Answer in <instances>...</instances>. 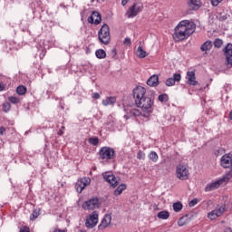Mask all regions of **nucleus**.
I'll return each mask as SVG.
<instances>
[{"label":"nucleus","mask_w":232,"mask_h":232,"mask_svg":"<svg viewBox=\"0 0 232 232\" xmlns=\"http://www.w3.org/2000/svg\"><path fill=\"white\" fill-rule=\"evenodd\" d=\"M195 23L190 22L189 20H183L179 22L175 28L173 34L174 41L179 43L180 41H184V39H188L189 35L195 33Z\"/></svg>","instance_id":"f03ea898"},{"label":"nucleus","mask_w":232,"mask_h":232,"mask_svg":"<svg viewBox=\"0 0 232 232\" xmlns=\"http://www.w3.org/2000/svg\"><path fill=\"white\" fill-rule=\"evenodd\" d=\"M222 44H224V42L220 39H216L214 41V46L215 48H221L222 47Z\"/></svg>","instance_id":"f704fd0d"},{"label":"nucleus","mask_w":232,"mask_h":232,"mask_svg":"<svg viewBox=\"0 0 232 232\" xmlns=\"http://www.w3.org/2000/svg\"><path fill=\"white\" fill-rule=\"evenodd\" d=\"M148 86H159V76L152 75L147 81Z\"/></svg>","instance_id":"aec40b11"},{"label":"nucleus","mask_w":232,"mask_h":232,"mask_svg":"<svg viewBox=\"0 0 232 232\" xmlns=\"http://www.w3.org/2000/svg\"><path fill=\"white\" fill-rule=\"evenodd\" d=\"M186 79L188 80V84H189L190 86H197V84H198V82L196 80V76H195V72L193 71H188L187 72V77Z\"/></svg>","instance_id":"f3484780"},{"label":"nucleus","mask_w":232,"mask_h":232,"mask_svg":"<svg viewBox=\"0 0 232 232\" xmlns=\"http://www.w3.org/2000/svg\"><path fill=\"white\" fill-rule=\"evenodd\" d=\"M102 160H111L115 157V150L110 147H102L99 151Z\"/></svg>","instance_id":"6e6552de"},{"label":"nucleus","mask_w":232,"mask_h":232,"mask_svg":"<svg viewBox=\"0 0 232 232\" xmlns=\"http://www.w3.org/2000/svg\"><path fill=\"white\" fill-rule=\"evenodd\" d=\"M220 166L225 169H229V172L232 174V154H225L220 159Z\"/></svg>","instance_id":"9b49d317"},{"label":"nucleus","mask_w":232,"mask_h":232,"mask_svg":"<svg viewBox=\"0 0 232 232\" xmlns=\"http://www.w3.org/2000/svg\"><path fill=\"white\" fill-rule=\"evenodd\" d=\"M223 232H232V229H231V227H227L224 229Z\"/></svg>","instance_id":"09e8293b"},{"label":"nucleus","mask_w":232,"mask_h":232,"mask_svg":"<svg viewBox=\"0 0 232 232\" xmlns=\"http://www.w3.org/2000/svg\"><path fill=\"white\" fill-rule=\"evenodd\" d=\"M133 97L135 105L139 109H131V107H127L124 109V119H131V117H149L153 111V96H150L146 92V88L142 86H138L133 90Z\"/></svg>","instance_id":"f257e3e1"},{"label":"nucleus","mask_w":232,"mask_h":232,"mask_svg":"<svg viewBox=\"0 0 232 232\" xmlns=\"http://www.w3.org/2000/svg\"><path fill=\"white\" fill-rule=\"evenodd\" d=\"M103 106H113L115 102H117V99L115 97H107L106 99L102 100Z\"/></svg>","instance_id":"412c9836"},{"label":"nucleus","mask_w":232,"mask_h":232,"mask_svg":"<svg viewBox=\"0 0 232 232\" xmlns=\"http://www.w3.org/2000/svg\"><path fill=\"white\" fill-rule=\"evenodd\" d=\"M122 6H126L128 5V0H121Z\"/></svg>","instance_id":"de8ad7c7"},{"label":"nucleus","mask_w":232,"mask_h":232,"mask_svg":"<svg viewBox=\"0 0 232 232\" xmlns=\"http://www.w3.org/2000/svg\"><path fill=\"white\" fill-rule=\"evenodd\" d=\"M211 48H213V43L211 41H207L201 45L200 50L201 52H208Z\"/></svg>","instance_id":"4be33fe9"},{"label":"nucleus","mask_w":232,"mask_h":232,"mask_svg":"<svg viewBox=\"0 0 232 232\" xmlns=\"http://www.w3.org/2000/svg\"><path fill=\"white\" fill-rule=\"evenodd\" d=\"M101 14L99 12H92V15L88 18V23L91 24H101Z\"/></svg>","instance_id":"dca6fc26"},{"label":"nucleus","mask_w":232,"mask_h":232,"mask_svg":"<svg viewBox=\"0 0 232 232\" xmlns=\"http://www.w3.org/2000/svg\"><path fill=\"white\" fill-rule=\"evenodd\" d=\"M231 179L232 174L230 172L227 173L222 177V179H218L212 183H208L205 188V191L207 193H209V191H215V189H218L222 184H227Z\"/></svg>","instance_id":"7ed1b4c3"},{"label":"nucleus","mask_w":232,"mask_h":232,"mask_svg":"<svg viewBox=\"0 0 232 232\" xmlns=\"http://www.w3.org/2000/svg\"><path fill=\"white\" fill-rule=\"evenodd\" d=\"M111 224V215L106 214L99 225V229H106Z\"/></svg>","instance_id":"a211bd4d"},{"label":"nucleus","mask_w":232,"mask_h":232,"mask_svg":"<svg viewBox=\"0 0 232 232\" xmlns=\"http://www.w3.org/2000/svg\"><path fill=\"white\" fill-rule=\"evenodd\" d=\"M92 99H101V94H99V92H94L93 94H92Z\"/></svg>","instance_id":"79ce46f5"},{"label":"nucleus","mask_w":232,"mask_h":232,"mask_svg":"<svg viewBox=\"0 0 232 232\" xmlns=\"http://www.w3.org/2000/svg\"><path fill=\"white\" fill-rule=\"evenodd\" d=\"M92 183V179L89 177H84L77 180L75 183V189L77 193H82V190L87 187L90 186Z\"/></svg>","instance_id":"f8f14e48"},{"label":"nucleus","mask_w":232,"mask_h":232,"mask_svg":"<svg viewBox=\"0 0 232 232\" xmlns=\"http://www.w3.org/2000/svg\"><path fill=\"white\" fill-rule=\"evenodd\" d=\"M176 178L179 180H188L189 179V168L184 163L176 166Z\"/></svg>","instance_id":"20e7f679"},{"label":"nucleus","mask_w":232,"mask_h":232,"mask_svg":"<svg viewBox=\"0 0 232 232\" xmlns=\"http://www.w3.org/2000/svg\"><path fill=\"white\" fill-rule=\"evenodd\" d=\"M5 131H6V129L5 127H0V135H5Z\"/></svg>","instance_id":"a18cd8bd"},{"label":"nucleus","mask_w":232,"mask_h":232,"mask_svg":"<svg viewBox=\"0 0 232 232\" xmlns=\"http://www.w3.org/2000/svg\"><path fill=\"white\" fill-rule=\"evenodd\" d=\"M158 218L161 220H168L169 218V212L163 210L158 213Z\"/></svg>","instance_id":"393cba45"},{"label":"nucleus","mask_w":232,"mask_h":232,"mask_svg":"<svg viewBox=\"0 0 232 232\" xmlns=\"http://www.w3.org/2000/svg\"><path fill=\"white\" fill-rule=\"evenodd\" d=\"M20 232H30V227H24L20 229Z\"/></svg>","instance_id":"37998d69"},{"label":"nucleus","mask_w":232,"mask_h":232,"mask_svg":"<svg viewBox=\"0 0 232 232\" xmlns=\"http://www.w3.org/2000/svg\"><path fill=\"white\" fill-rule=\"evenodd\" d=\"M137 56L140 59H144V57H148V53H146V51H144V49H142V46H139L137 48Z\"/></svg>","instance_id":"5701e85b"},{"label":"nucleus","mask_w":232,"mask_h":232,"mask_svg":"<svg viewBox=\"0 0 232 232\" xmlns=\"http://www.w3.org/2000/svg\"><path fill=\"white\" fill-rule=\"evenodd\" d=\"M123 44H125V45H130V44H131V39H130V38H125L124 39V41H123Z\"/></svg>","instance_id":"ea45409f"},{"label":"nucleus","mask_w":232,"mask_h":232,"mask_svg":"<svg viewBox=\"0 0 232 232\" xmlns=\"http://www.w3.org/2000/svg\"><path fill=\"white\" fill-rule=\"evenodd\" d=\"M97 224H99V212L93 211L86 217L85 227H88V229H93Z\"/></svg>","instance_id":"423d86ee"},{"label":"nucleus","mask_w":232,"mask_h":232,"mask_svg":"<svg viewBox=\"0 0 232 232\" xmlns=\"http://www.w3.org/2000/svg\"><path fill=\"white\" fill-rule=\"evenodd\" d=\"M95 55L98 59H106V51L99 49L96 51Z\"/></svg>","instance_id":"a878e982"},{"label":"nucleus","mask_w":232,"mask_h":232,"mask_svg":"<svg viewBox=\"0 0 232 232\" xmlns=\"http://www.w3.org/2000/svg\"><path fill=\"white\" fill-rule=\"evenodd\" d=\"M224 53L226 54L227 64L228 66H232V44H227V45L224 49Z\"/></svg>","instance_id":"4468645a"},{"label":"nucleus","mask_w":232,"mask_h":232,"mask_svg":"<svg viewBox=\"0 0 232 232\" xmlns=\"http://www.w3.org/2000/svg\"><path fill=\"white\" fill-rule=\"evenodd\" d=\"M16 92L18 95H24V93H26V88L23 85H20L16 88Z\"/></svg>","instance_id":"c756f323"},{"label":"nucleus","mask_w":232,"mask_h":232,"mask_svg":"<svg viewBox=\"0 0 232 232\" xmlns=\"http://www.w3.org/2000/svg\"><path fill=\"white\" fill-rule=\"evenodd\" d=\"M158 99H159L160 102H167V101L169 99L168 94H160Z\"/></svg>","instance_id":"c9c22d12"},{"label":"nucleus","mask_w":232,"mask_h":232,"mask_svg":"<svg viewBox=\"0 0 232 232\" xmlns=\"http://www.w3.org/2000/svg\"><path fill=\"white\" fill-rule=\"evenodd\" d=\"M197 204H198V199L194 198V199H192V200L188 203V206H189V208H195V206H197Z\"/></svg>","instance_id":"4c0bfd02"},{"label":"nucleus","mask_w":232,"mask_h":232,"mask_svg":"<svg viewBox=\"0 0 232 232\" xmlns=\"http://www.w3.org/2000/svg\"><path fill=\"white\" fill-rule=\"evenodd\" d=\"M188 6L192 10H198V8L202 6V2H200V0H189Z\"/></svg>","instance_id":"6ab92c4d"},{"label":"nucleus","mask_w":232,"mask_h":232,"mask_svg":"<svg viewBox=\"0 0 232 232\" xmlns=\"http://www.w3.org/2000/svg\"><path fill=\"white\" fill-rule=\"evenodd\" d=\"M102 177L106 182L111 184V188H117L119 186V182H121V179L115 177L111 172H105L102 174Z\"/></svg>","instance_id":"ddd939ff"},{"label":"nucleus","mask_w":232,"mask_h":232,"mask_svg":"<svg viewBox=\"0 0 232 232\" xmlns=\"http://www.w3.org/2000/svg\"><path fill=\"white\" fill-rule=\"evenodd\" d=\"M127 186L126 184H121L115 190L114 195L115 197H119V195H122V191L126 189Z\"/></svg>","instance_id":"b1692460"},{"label":"nucleus","mask_w":232,"mask_h":232,"mask_svg":"<svg viewBox=\"0 0 232 232\" xmlns=\"http://www.w3.org/2000/svg\"><path fill=\"white\" fill-rule=\"evenodd\" d=\"M112 56L115 57L117 55V49L111 50Z\"/></svg>","instance_id":"49530a36"},{"label":"nucleus","mask_w":232,"mask_h":232,"mask_svg":"<svg viewBox=\"0 0 232 232\" xmlns=\"http://www.w3.org/2000/svg\"><path fill=\"white\" fill-rule=\"evenodd\" d=\"M222 0H212L211 4L213 6H218V3H221Z\"/></svg>","instance_id":"a19ab883"},{"label":"nucleus","mask_w":232,"mask_h":232,"mask_svg":"<svg viewBox=\"0 0 232 232\" xmlns=\"http://www.w3.org/2000/svg\"><path fill=\"white\" fill-rule=\"evenodd\" d=\"M186 224H188V217L180 218L178 221V225L180 227L186 226Z\"/></svg>","instance_id":"2f4dec72"},{"label":"nucleus","mask_w":232,"mask_h":232,"mask_svg":"<svg viewBox=\"0 0 232 232\" xmlns=\"http://www.w3.org/2000/svg\"><path fill=\"white\" fill-rule=\"evenodd\" d=\"M226 212V205L218 206L214 210L208 213L209 220H217L218 217H222Z\"/></svg>","instance_id":"1a4fd4ad"},{"label":"nucleus","mask_w":232,"mask_h":232,"mask_svg":"<svg viewBox=\"0 0 232 232\" xmlns=\"http://www.w3.org/2000/svg\"><path fill=\"white\" fill-rule=\"evenodd\" d=\"M8 101H10L12 102V104H19V102H21V100H19V98L14 97V96H10L8 98Z\"/></svg>","instance_id":"473e14b6"},{"label":"nucleus","mask_w":232,"mask_h":232,"mask_svg":"<svg viewBox=\"0 0 232 232\" xmlns=\"http://www.w3.org/2000/svg\"><path fill=\"white\" fill-rule=\"evenodd\" d=\"M144 5L140 2H135L132 6L129 8L126 13L127 17L130 19L131 17H137L140 12H142Z\"/></svg>","instance_id":"0eeeda50"},{"label":"nucleus","mask_w":232,"mask_h":232,"mask_svg":"<svg viewBox=\"0 0 232 232\" xmlns=\"http://www.w3.org/2000/svg\"><path fill=\"white\" fill-rule=\"evenodd\" d=\"M82 208L87 210L99 209L101 208V201L97 198H92L82 204Z\"/></svg>","instance_id":"9d476101"},{"label":"nucleus","mask_w":232,"mask_h":232,"mask_svg":"<svg viewBox=\"0 0 232 232\" xmlns=\"http://www.w3.org/2000/svg\"><path fill=\"white\" fill-rule=\"evenodd\" d=\"M99 41L103 44H110V26L104 24L98 33Z\"/></svg>","instance_id":"39448f33"},{"label":"nucleus","mask_w":232,"mask_h":232,"mask_svg":"<svg viewBox=\"0 0 232 232\" xmlns=\"http://www.w3.org/2000/svg\"><path fill=\"white\" fill-rule=\"evenodd\" d=\"M89 144H92V146H97L99 144V138H90Z\"/></svg>","instance_id":"72a5a7b5"},{"label":"nucleus","mask_w":232,"mask_h":232,"mask_svg":"<svg viewBox=\"0 0 232 232\" xmlns=\"http://www.w3.org/2000/svg\"><path fill=\"white\" fill-rule=\"evenodd\" d=\"M173 208V210L176 212V213H179V211H182V203H180L179 201L176 202L173 204L172 206Z\"/></svg>","instance_id":"cd10ccee"},{"label":"nucleus","mask_w":232,"mask_h":232,"mask_svg":"<svg viewBox=\"0 0 232 232\" xmlns=\"http://www.w3.org/2000/svg\"><path fill=\"white\" fill-rule=\"evenodd\" d=\"M227 19H229V14H221L219 16V21H227Z\"/></svg>","instance_id":"58836bf2"},{"label":"nucleus","mask_w":232,"mask_h":232,"mask_svg":"<svg viewBox=\"0 0 232 232\" xmlns=\"http://www.w3.org/2000/svg\"><path fill=\"white\" fill-rule=\"evenodd\" d=\"M41 215V211L34 209L33 213L30 216V220H35V218H38V217Z\"/></svg>","instance_id":"c85d7f7f"},{"label":"nucleus","mask_w":232,"mask_h":232,"mask_svg":"<svg viewBox=\"0 0 232 232\" xmlns=\"http://www.w3.org/2000/svg\"><path fill=\"white\" fill-rule=\"evenodd\" d=\"M150 160H152V162H157L159 160V154L155 151H150L149 154Z\"/></svg>","instance_id":"bb28decb"},{"label":"nucleus","mask_w":232,"mask_h":232,"mask_svg":"<svg viewBox=\"0 0 232 232\" xmlns=\"http://www.w3.org/2000/svg\"><path fill=\"white\" fill-rule=\"evenodd\" d=\"M181 79H182V76L180 75V73H174L173 77L166 80L165 84L166 86H175V83L180 82Z\"/></svg>","instance_id":"2eb2a0df"},{"label":"nucleus","mask_w":232,"mask_h":232,"mask_svg":"<svg viewBox=\"0 0 232 232\" xmlns=\"http://www.w3.org/2000/svg\"><path fill=\"white\" fill-rule=\"evenodd\" d=\"M5 88H6V86L5 85V83L0 82V92H5Z\"/></svg>","instance_id":"c03bdc74"},{"label":"nucleus","mask_w":232,"mask_h":232,"mask_svg":"<svg viewBox=\"0 0 232 232\" xmlns=\"http://www.w3.org/2000/svg\"><path fill=\"white\" fill-rule=\"evenodd\" d=\"M145 157H146V154L142 152V150L138 151L137 159H139V160H144Z\"/></svg>","instance_id":"e433bc0d"},{"label":"nucleus","mask_w":232,"mask_h":232,"mask_svg":"<svg viewBox=\"0 0 232 232\" xmlns=\"http://www.w3.org/2000/svg\"><path fill=\"white\" fill-rule=\"evenodd\" d=\"M3 108V111H5V113H8V111H10V109L12 108V105H10L9 102H5L2 105Z\"/></svg>","instance_id":"7c9ffc66"}]
</instances>
